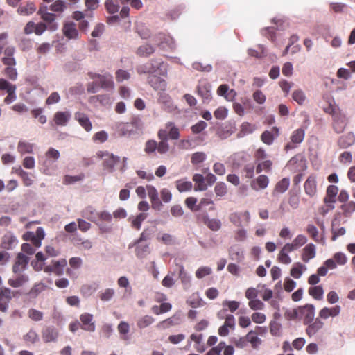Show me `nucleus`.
<instances>
[{
	"label": "nucleus",
	"mask_w": 355,
	"mask_h": 355,
	"mask_svg": "<svg viewBox=\"0 0 355 355\" xmlns=\"http://www.w3.org/2000/svg\"><path fill=\"white\" fill-rule=\"evenodd\" d=\"M98 157L103 159V166L110 173L114 171V166L121 162V158L107 151H98L96 153Z\"/></svg>",
	"instance_id": "f257e3e1"
},
{
	"label": "nucleus",
	"mask_w": 355,
	"mask_h": 355,
	"mask_svg": "<svg viewBox=\"0 0 355 355\" xmlns=\"http://www.w3.org/2000/svg\"><path fill=\"white\" fill-rule=\"evenodd\" d=\"M16 85L10 83L5 78H0V90L6 91L8 94L3 101L6 104L9 105L16 100Z\"/></svg>",
	"instance_id": "f03ea898"
},
{
	"label": "nucleus",
	"mask_w": 355,
	"mask_h": 355,
	"mask_svg": "<svg viewBox=\"0 0 355 355\" xmlns=\"http://www.w3.org/2000/svg\"><path fill=\"white\" fill-rule=\"evenodd\" d=\"M318 175L315 173L310 174L304 183L305 194L309 198H313L318 193Z\"/></svg>",
	"instance_id": "7ed1b4c3"
},
{
	"label": "nucleus",
	"mask_w": 355,
	"mask_h": 355,
	"mask_svg": "<svg viewBox=\"0 0 355 355\" xmlns=\"http://www.w3.org/2000/svg\"><path fill=\"white\" fill-rule=\"evenodd\" d=\"M299 320L303 321L304 324H308L314 320L315 306L311 304L298 306Z\"/></svg>",
	"instance_id": "20e7f679"
},
{
	"label": "nucleus",
	"mask_w": 355,
	"mask_h": 355,
	"mask_svg": "<svg viewBox=\"0 0 355 355\" xmlns=\"http://www.w3.org/2000/svg\"><path fill=\"white\" fill-rule=\"evenodd\" d=\"M88 76L91 79H99L98 85L101 88L111 90L113 89L114 87V81L112 80V76L110 73L105 75H101L93 72H89Z\"/></svg>",
	"instance_id": "39448f33"
},
{
	"label": "nucleus",
	"mask_w": 355,
	"mask_h": 355,
	"mask_svg": "<svg viewBox=\"0 0 355 355\" xmlns=\"http://www.w3.org/2000/svg\"><path fill=\"white\" fill-rule=\"evenodd\" d=\"M153 40L160 49H173L175 47V42L173 39L166 33H159L154 36Z\"/></svg>",
	"instance_id": "423d86ee"
},
{
	"label": "nucleus",
	"mask_w": 355,
	"mask_h": 355,
	"mask_svg": "<svg viewBox=\"0 0 355 355\" xmlns=\"http://www.w3.org/2000/svg\"><path fill=\"white\" fill-rule=\"evenodd\" d=\"M306 125L304 128H298L294 130L291 135V143L287 144L284 149L288 151V150L293 149L295 147V145L299 144L302 142L305 136V129Z\"/></svg>",
	"instance_id": "0eeeda50"
},
{
	"label": "nucleus",
	"mask_w": 355,
	"mask_h": 355,
	"mask_svg": "<svg viewBox=\"0 0 355 355\" xmlns=\"http://www.w3.org/2000/svg\"><path fill=\"white\" fill-rule=\"evenodd\" d=\"M15 296V292L8 288H0V311L6 312L8 309L9 303Z\"/></svg>",
	"instance_id": "6e6552de"
},
{
	"label": "nucleus",
	"mask_w": 355,
	"mask_h": 355,
	"mask_svg": "<svg viewBox=\"0 0 355 355\" xmlns=\"http://www.w3.org/2000/svg\"><path fill=\"white\" fill-rule=\"evenodd\" d=\"M211 85L206 79L200 80L196 87L198 94L203 101H209L211 99Z\"/></svg>",
	"instance_id": "1a4fd4ad"
},
{
	"label": "nucleus",
	"mask_w": 355,
	"mask_h": 355,
	"mask_svg": "<svg viewBox=\"0 0 355 355\" xmlns=\"http://www.w3.org/2000/svg\"><path fill=\"white\" fill-rule=\"evenodd\" d=\"M332 126L336 133H340L345 130L347 119L344 113L340 111L337 114L332 117Z\"/></svg>",
	"instance_id": "9d476101"
},
{
	"label": "nucleus",
	"mask_w": 355,
	"mask_h": 355,
	"mask_svg": "<svg viewBox=\"0 0 355 355\" xmlns=\"http://www.w3.org/2000/svg\"><path fill=\"white\" fill-rule=\"evenodd\" d=\"M71 113L68 111L57 112L54 114L53 121L50 122L51 126H65L71 119Z\"/></svg>",
	"instance_id": "9b49d317"
},
{
	"label": "nucleus",
	"mask_w": 355,
	"mask_h": 355,
	"mask_svg": "<svg viewBox=\"0 0 355 355\" xmlns=\"http://www.w3.org/2000/svg\"><path fill=\"white\" fill-rule=\"evenodd\" d=\"M28 261L29 259L27 256L21 252L19 253L12 266V272L15 274L21 273L26 270Z\"/></svg>",
	"instance_id": "f8f14e48"
},
{
	"label": "nucleus",
	"mask_w": 355,
	"mask_h": 355,
	"mask_svg": "<svg viewBox=\"0 0 355 355\" xmlns=\"http://www.w3.org/2000/svg\"><path fill=\"white\" fill-rule=\"evenodd\" d=\"M341 307L336 305L332 307H323L318 313V318L322 320H327L329 318H334L340 313Z\"/></svg>",
	"instance_id": "ddd939ff"
},
{
	"label": "nucleus",
	"mask_w": 355,
	"mask_h": 355,
	"mask_svg": "<svg viewBox=\"0 0 355 355\" xmlns=\"http://www.w3.org/2000/svg\"><path fill=\"white\" fill-rule=\"evenodd\" d=\"M59 336V331L53 326L45 327L42 331V337L44 343L55 342Z\"/></svg>",
	"instance_id": "4468645a"
},
{
	"label": "nucleus",
	"mask_w": 355,
	"mask_h": 355,
	"mask_svg": "<svg viewBox=\"0 0 355 355\" xmlns=\"http://www.w3.org/2000/svg\"><path fill=\"white\" fill-rule=\"evenodd\" d=\"M157 137L160 139V141L157 143V151L160 154H164L169 150L167 130L160 129L157 132Z\"/></svg>",
	"instance_id": "2eb2a0df"
},
{
	"label": "nucleus",
	"mask_w": 355,
	"mask_h": 355,
	"mask_svg": "<svg viewBox=\"0 0 355 355\" xmlns=\"http://www.w3.org/2000/svg\"><path fill=\"white\" fill-rule=\"evenodd\" d=\"M16 49L12 46H9L5 48L3 53V56L1 58V62L4 65H16L17 61L15 58L14 55L15 53Z\"/></svg>",
	"instance_id": "dca6fc26"
},
{
	"label": "nucleus",
	"mask_w": 355,
	"mask_h": 355,
	"mask_svg": "<svg viewBox=\"0 0 355 355\" xmlns=\"http://www.w3.org/2000/svg\"><path fill=\"white\" fill-rule=\"evenodd\" d=\"M198 218L212 231H218L221 227L220 220L216 218H209L207 214L200 215Z\"/></svg>",
	"instance_id": "f3484780"
},
{
	"label": "nucleus",
	"mask_w": 355,
	"mask_h": 355,
	"mask_svg": "<svg viewBox=\"0 0 355 355\" xmlns=\"http://www.w3.org/2000/svg\"><path fill=\"white\" fill-rule=\"evenodd\" d=\"M306 325L305 332L309 338H311L323 328L324 322L318 317L315 320L308 323Z\"/></svg>",
	"instance_id": "a211bd4d"
},
{
	"label": "nucleus",
	"mask_w": 355,
	"mask_h": 355,
	"mask_svg": "<svg viewBox=\"0 0 355 355\" xmlns=\"http://www.w3.org/2000/svg\"><path fill=\"white\" fill-rule=\"evenodd\" d=\"M81 321V328L85 331L93 332L95 331V324L93 322V315L85 313L80 316Z\"/></svg>",
	"instance_id": "6ab92c4d"
},
{
	"label": "nucleus",
	"mask_w": 355,
	"mask_h": 355,
	"mask_svg": "<svg viewBox=\"0 0 355 355\" xmlns=\"http://www.w3.org/2000/svg\"><path fill=\"white\" fill-rule=\"evenodd\" d=\"M315 255V245L313 243H309L302 249L301 258L304 263H308L311 259H313Z\"/></svg>",
	"instance_id": "aec40b11"
},
{
	"label": "nucleus",
	"mask_w": 355,
	"mask_h": 355,
	"mask_svg": "<svg viewBox=\"0 0 355 355\" xmlns=\"http://www.w3.org/2000/svg\"><path fill=\"white\" fill-rule=\"evenodd\" d=\"M293 250L289 247V245L286 243L282 248L280 250L278 255H277V261L283 264H289L291 263L292 260L289 257V252H293Z\"/></svg>",
	"instance_id": "412c9836"
},
{
	"label": "nucleus",
	"mask_w": 355,
	"mask_h": 355,
	"mask_svg": "<svg viewBox=\"0 0 355 355\" xmlns=\"http://www.w3.org/2000/svg\"><path fill=\"white\" fill-rule=\"evenodd\" d=\"M279 135V128L273 127L270 131L265 130L261 135V140L267 145H270L273 143L275 137Z\"/></svg>",
	"instance_id": "4be33fe9"
},
{
	"label": "nucleus",
	"mask_w": 355,
	"mask_h": 355,
	"mask_svg": "<svg viewBox=\"0 0 355 355\" xmlns=\"http://www.w3.org/2000/svg\"><path fill=\"white\" fill-rule=\"evenodd\" d=\"M75 119L85 129V131L89 132L92 129V124L87 114L78 112L75 114Z\"/></svg>",
	"instance_id": "5701e85b"
},
{
	"label": "nucleus",
	"mask_w": 355,
	"mask_h": 355,
	"mask_svg": "<svg viewBox=\"0 0 355 355\" xmlns=\"http://www.w3.org/2000/svg\"><path fill=\"white\" fill-rule=\"evenodd\" d=\"M355 143V135L348 132L342 135L338 140V145L340 148H347Z\"/></svg>",
	"instance_id": "b1692460"
},
{
	"label": "nucleus",
	"mask_w": 355,
	"mask_h": 355,
	"mask_svg": "<svg viewBox=\"0 0 355 355\" xmlns=\"http://www.w3.org/2000/svg\"><path fill=\"white\" fill-rule=\"evenodd\" d=\"M241 217L244 218L245 220L246 224H248L250 220V213L248 211H244L243 213H232L230 215V220L231 223L234 224L235 225L240 227L241 226Z\"/></svg>",
	"instance_id": "393cba45"
},
{
	"label": "nucleus",
	"mask_w": 355,
	"mask_h": 355,
	"mask_svg": "<svg viewBox=\"0 0 355 355\" xmlns=\"http://www.w3.org/2000/svg\"><path fill=\"white\" fill-rule=\"evenodd\" d=\"M269 184V179L265 175H259L254 180L252 181L250 186L254 190L264 189Z\"/></svg>",
	"instance_id": "a878e982"
},
{
	"label": "nucleus",
	"mask_w": 355,
	"mask_h": 355,
	"mask_svg": "<svg viewBox=\"0 0 355 355\" xmlns=\"http://www.w3.org/2000/svg\"><path fill=\"white\" fill-rule=\"evenodd\" d=\"M338 193V187L336 185H329L327 188L326 196L324 198V202L326 205L334 203L336 197Z\"/></svg>",
	"instance_id": "bb28decb"
},
{
	"label": "nucleus",
	"mask_w": 355,
	"mask_h": 355,
	"mask_svg": "<svg viewBox=\"0 0 355 355\" xmlns=\"http://www.w3.org/2000/svg\"><path fill=\"white\" fill-rule=\"evenodd\" d=\"M148 82L155 90L164 91L166 89V82L156 76H151L148 78Z\"/></svg>",
	"instance_id": "cd10ccee"
},
{
	"label": "nucleus",
	"mask_w": 355,
	"mask_h": 355,
	"mask_svg": "<svg viewBox=\"0 0 355 355\" xmlns=\"http://www.w3.org/2000/svg\"><path fill=\"white\" fill-rule=\"evenodd\" d=\"M62 31L64 35L69 39H76L78 37V31L76 24L73 22L65 24Z\"/></svg>",
	"instance_id": "c85d7f7f"
},
{
	"label": "nucleus",
	"mask_w": 355,
	"mask_h": 355,
	"mask_svg": "<svg viewBox=\"0 0 355 355\" xmlns=\"http://www.w3.org/2000/svg\"><path fill=\"white\" fill-rule=\"evenodd\" d=\"M288 167L295 172L296 171H304L306 168V164L303 160L298 161L297 158L296 157H292L288 163Z\"/></svg>",
	"instance_id": "c756f323"
},
{
	"label": "nucleus",
	"mask_w": 355,
	"mask_h": 355,
	"mask_svg": "<svg viewBox=\"0 0 355 355\" xmlns=\"http://www.w3.org/2000/svg\"><path fill=\"white\" fill-rule=\"evenodd\" d=\"M28 281V277L27 275L18 273L16 277L10 278L8 281V284L13 288H18L23 286Z\"/></svg>",
	"instance_id": "7c9ffc66"
},
{
	"label": "nucleus",
	"mask_w": 355,
	"mask_h": 355,
	"mask_svg": "<svg viewBox=\"0 0 355 355\" xmlns=\"http://www.w3.org/2000/svg\"><path fill=\"white\" fill-rule=\"evenodd\" d=\"M155 47L149 44H145L139 46L136 51V54L139 57H148L154 53Z\"/></svg>",
	"instance_id": "2f4dec72"
},
{
	"label": "nucleus",
	"mask_w": 355,
	"mask_h": 355,
	"mask_svg": "<svg viewBox=\"0 0 355 355\" xmlns=\"http://www.w3.org/2000/svg\"><path fill=\"white\" fill-rule=\"evenodd\" d=\"M166 128L167 130L168 139H171L173 140H177L180 138V134L179 129L175 125L173 122H168L166 124Z\"/></svg>",
	"instance_id": "473e14b6"
},
{
	"label": "nucleus",
	"mask_w": 355,
	"mask_h": 355,
	"mask_svg": "<svg viewBox=\"0 0 355 355\" xmlns=\"http://www.w3.org/2000/svg\"><path fill=\"white\" fill-rule=\"evenodd\" d=\"M290 185V180L288 178H284L279 180L275 185V187L272 191V195L275 196L277 193H283L288 189Z\"/></svg>",
	"instance_id": "72a5a7b5"
},
{
	"label": "nucleus",
	"mask_w": 355,
	"mask_h": 355,
	"mask_svg": "<svg viewBox=\"0 0 355 355\" xmlns=\"http://www.w3.org/2000/svg\"><path fill=\"white\" fill-rule=\"evenodd\" d=\"M193 180L195 182V191H205L207 189V185L205 183V179L201 174H195L193 176Z\"/></svg>",
	"instance_id": "f704fd0d"
},
{
	"label": "nucleus",
	"mask_w": 355,
	"mask_h": 355,
	"mask_svg": "<svg viewBox=\"0 0 355 355\" xmlns=\"http://www.w3.org/2000/svg\"><path fill=\"white\" fill-rule=\"evenodd\" d=\"M307 242L306 237L303 234H298L291 243H287L291 250H296Z\"/></svg>",
	"instance_id": "c9c22d12"
},
{
	"label": "nucleus",
	"mask_w": 355,
	"mask_h": 355,
	"mask_svg": "<svg viewBox=\"0 0 355 355\" xmlns=\"http://www.w3.org/2000/svg\"><path fill=\"white\" fill-rule=\"evenodd\" d=\"M336 268V264L334 263V261L331 259H327L324 262L322 266L318 268L317 274L319 276L324 277L327 274L329 269L333 270L335 269Z\"/></svg>",
	"instance_id": "e433bc0d"
},
{
	"label": "nucleus",
	"mask_w": 355,
	"mask_h": 355,
	"mask_svg": "<svg viewBox=\"0 0 355 355\" xmlns=\"http://www.w3.org/2000/svg\"><path fill=\"white\" fill-rule=\"evenodd\" d=\"M147 218V214L145 213H140L135 217H130L128 220L131 223L132 228L139 230L141 227L142 222Z\"/></svg>",
	"instance_id": "4c0bfd02"
},
{
	"label": "nucleus",
	"mask_w": 355,
	"mask_h": 355,
	"mask_svg": "<svg viewBox=\"0 0 355 355\" xmlns=\"http://www.w3.org/2000/svg\"><path fill=\"white\" fill-rule=\"evenodd\" d=\"M89 102L92 104H95L98 102L101 105L105 106L110 104V98L108 95L101 94L91 96L89 98Z\"/></svg>",
	"instance_id": "58836bf2"
},
{
	"label": "nucleus",
	"mask_w": 355,
	"mask_h": 355,
	"mask_svg": "<svg viewBox=\"0 0 355 355\" xmlns=\"http://www.w3.org/2000/svg\"><path fill=\"white\" fill-rule=\"evenodd\" d=\"M52 272L57 275H61L63 273V269L67 266V262L65 259H61L58 261H53Z\"/></svg>",
	"instance_id": "ea45409f"
},
{
	"label": "nucleus",
	"mask_w": 355,
	"mask_h": 355,
	"mask_svg": "<svg viewBox=\"0 0 355 355\" xmlns=\"http://www.w3.org/2000/svg\"><path fill=\"white\" fill-rule=\"evenodd\" d=\"M35 26V33L37 35H42L46 30L54 31L58 28V24L46 25L42 22L38 23Z\"/></svg>",
	"instance_id": "a19ab883"
},
{
	"label": "nucleus",
	"mask_w": 355,
	"mask_h": 355,
	"mask_svg": "<svg viewBox=\"0 0 355 355\" xmlns=\"http://www.w3.org/2000/svg\"><path fill=\"white\" fill-rule=\"evenodd\" d=\"M309 294L316 300H321L323 297L324 290L322 286H314L309 288Z\"/></svg>",
	"instance_id": "79ce46f5"
},
{
	"label": "nucleus",
	"mask_w": 355,
	"mask_h": 355,
	"mask_svg": "<svg viewBox=\"0 0 355 355\" xmlns=\"http://www.w3.org/2000/svg\"><path fill=\"white\" fill-rule=\"evenodd\" d=\"M36 10L35 4L32 2H28L24 6H21L17 8V12L21 15H29L33 14Z\"/></svg>",
	"instance_id": "37998d69"
},
{
	"label": "nucleus",
	"mask_w": 355,
	"mask_h": 355,
	"mask_svg": "<svg viewBox=\"0 0 355 355\" xmlns=\"http://www.w3.org/2000/svg\"><path fill=\"white\" fill-rule=\"evenodd\" d=\"M6 67L3 69V73L9 80L15 81L17 79L18 73L17 69L15 67L16 65H6Z\"/></svg>",
	"instance_id": "c03bdc74"
},
{
	"label": "nucleus",
	"mask_w": 355,
	"mask_h": 355,
	"mask_svg": "<svg viewBox=\"0 0 355 355\" xmlns=\"http://www.w3.org/2000/svg\"><path fill=\"white\" fill-rule=\"evenodd\" d=\"M247 338L248 343L252 345L254 349L258 348L261 343V340L257 336V333L252 330L250 331L247 334Z\"/></svg>",
	"instance_id": "a18cd8bd"
},
{
	"label": "nucleus",
	"mask_w": 355,
	"mask_h": 355,
	"mask_svg": "<svg viewBox=\"0 0 355 355\" xmlns=\"http://www.w3.org/2000/svg\"><path fill=\"white\" fill-rule=\"evenodd\" d=\"M155 322V319L153 317L146 315L143 317H141L138 319L137 322V325L140 329L146 328L150 324H152Z\"/></svg>",
	"instance_id": "49530a36"
},
{
	"label": "nucleus",
	"mask_w": 355,
	"mask_h": 355,
	"mask_svg": "<svg viewBox=\"0 0 355 355\" xmlns=\"http://www.w3.org/2000/svg\"><path fill=\"white\" fill-rule=\"evenodd\" d=\"M304 270H306V266L297 262L291 268V275L295 279H299L302 276Z\"/></svg>",
	"instance_id": "de8ad7c7"
},
{
	"label": "nucleus",
	"mask_w": 355,
	"mask_h": 355,
	"mask_svg": "<svg viewBox=\"0 0 355 355\" xmlns=\"http://www.w3.org/2000/svg\"><path fill=\"white\" fill-rule=\"evenodd\" d=\"M33 144L24 141H20L18 143L17 146V150L19 153L21 154L24 153H31L33 152Z\"/></svg>",
	"instance_id": "09e8293b"
},
{
	"label": "nucleus",
	"mask_w": 355,
	"mask_h": 355,
	"mask_svg": "<svg viewBox=\"0 0 355 355\" xmlns=\"http://www.w3.org/2000/svg\"><path fill=\"white\" fill-rule=\"evenodd\" d=\"M17 239L16 238L12 235H6L3 236L2 242H1V247L4 249H11L13 245L16 243Z\"/></svg>",
	"instance_id": "8fccbe9b"
},
{
	"label": "nucleus",
	"mask_w": 355,
	"mask_h": 355,
	"mask_svg": "<svg viewBox=\"0 0 355 355\" xmlns=\"http://www.w3.org/2000/svg\"><path fill=\"white\" fill-rule=\"evenodd\" d=\"M177 189L180 192H185L191 191L192 189V183L189 181H184L183 180H178L175 182Z\"/></svg>",
	"instance_id": "3c124183"
},
{
	"label": "nucleus",
	"mask_w": 355,
	"mask_h": 355,
	"mask_svg": "<svg viewBox=\"0 0 355 355\" xmlns=\"http://www.w3.org/2000/svg\"><path fill=\"white\" fill-rule=\"evenodd\" d=\"M222 306L223 308V311H226L228 309L230 312L234 313L239 309L240 303L234 300H224L222 302Z\"/></svg>",
	"instance_id": "603ef678"
},
{
	"label": "nucleus",
	"mask_w": 355,
	"mask_h": 355,
	"mask_svg": "<svg viewBox=\"0 0 355 355\" xmlns=\"http://www.w3.org/2000/svg\"><path fill=\"white\" fill-rule=\"evenodd\" d=\"M159 103L164 105L168 108L169 110H172L173 108V104L171 96L165 93L161 94L158 98Z\"/></svg>",
	"instance_id": "864d4df0"
},
{
	"label": "nucleus",
	"mask_w": 355,
	"mask_h": 355,
	"mask_svg": "<svg viewBox=\"0 0 355 355\" xmlns=\"http://www.w3.org/2000/svg\"><path fill=\"white\" fill-rule=\"evenodd\" d=\"M105 8L110 14H116L119 10V4L113 0H106L105 2Z\"/></svg>",
	"instance_id": "5fc2aeb1"
},
{
	"label": "nucleus",
	"mask_w": 355,
	"mask_h": 355,
	"mask_svg": "<svg viewBox=\"0 0 355 355\" xmlns=\"http://www.w3.org/2000/svg\"><path fill=\"white\" fill-rule=\"evenodd\" d=\"M23 338L26 343L33 344L39 340V336L35 330L30 329Z\"/></svg>",
	"instance_id": "6e6d98bb"
},
{
	"label": "nucleus",
	"mask_w": 355,
	"mask_h": 355,
	"mask_svg": "<svg viewBox=\"0 0 355 355\" xmlns=\"http://www.w3.org/2000/svg\"><path fill=\"white\" fill-rule=\"evenodd\" d=\"M211 205L209 210L214 211L215 209L214 204L213 200L209 198H202L198 205H197V210L200 211L203 209L205 207Z\"/></svg>",
	"instance_id": "4d7b16f0"
},
{
	"label": "nucleus",
	"mask_w": 355,
	"mask_h": 355,
	"mask_svg": "<svg viewBox=\"0 0 355 355\" xmlns=\"http://www.w3.org/2000/svg\"><path fill=\"white\" fill-rule=\"evenodd\" d=\"M179 277L181 280V282L185 286H189L191 283V277L187 272V271L184 270V268L183 266H180V270H179Z\"/></svg>",
	"instance_id": "13d9d810"
},
{
	"label": "nucleus",
	"mask_w": 355,
	"mask_h": 355,
	"mask_svg": "<svg viewBox=\"0 0 355 355\" xmlns=\"http://www.w3.org/2000/svg\"><path fill=\"white\" fill-rule=\"evenodd\" d=\"M115 291L112 288H106L99 293L98 297L103 302L110 300L114 295Z\"/></svg>",
	"instance_id": "bf43d9fd"
},
{
	"label": "nucleus",
	"mask_w": 355,
	"mask_h": 355,
	"mask_svg": "<svg viewBox=\"0 0 355 355\" xmlns=\"http://www.w3.org/2000/svg\"><path fill=\"white\" fill-rule=\"evenodd\" d=\"M333 260L334 263L339 266L345 265L347 261V257L343 252H336L334 254L333 258L330 259Z\"/></svg>",
	"instance_id": "052dcab7"
},
{
	"label": "nucleus",
	"mask_w": 355,
	"mask_h": 355,
	"mask_svg": "<svg viewBox=\"0 0 355 355\" xmlns=\"http://www.w3.org/2000/svg\"><path fill=\"white\" fill-rule=\"evenodd\" d=\"M306 231L312 239H313L317 243L320 242V239L318 237L319 232L317 227L315 225L312 224H309L306 226Z\"/></svg>",
	"instance_id": "680f3d73"
},
{
	"label": "nucleus",
	"mask_w": 355,
	"mask_h": 355,
	"mask_svg": "<svg viewBox=\"0 0 355 355\" xmlns=\"http://www.w3.org/2000/svg\"><path fill=\"white\" fill-rule=\"evenodd\" d=\"M272 166V162L270 160H266L259 162L256 167L257 173H260L263 171H270Z\"/></svg>",
	"instance_id": "e2e57ef3"
},
{
	"label": "nucleus",
	"mask_w": 355,
	"mask_h": 355,
	"mask_svg": "<svg viewBox=\"0 0 355 355\" xmlns=\"http://www.w3.org/2000/svg\"><path fill=\"white\" fill-rule=\"evenodd\" d=\"M206 159V154L203 152H196L193 153L191 158L193 164H198L203 162Z\"/></svg>",
	"instance_id": "0e129e2a"
},
{
	"label": "nucleus",
	"mask_w": 355,
	"mask_h": 355,
	"mask_svg": "<svg viewBox=\"0 0 355 355\" xmlns=\"http://www.w3.org/2000/svg\"><path fill=\"white\" fill-rule=\"evenodd\" d=\"M28 317L33 321H40L43 319V313L35 309H31L28 311Z\"/></svg>",
	"instance_id": "69168bd1"
},
{
	"label": "nucleus",
	"mask_w": 355,
	"mask_h": 355,
	"mask_svg": "<svg viewBox=\"0 0 355 355\" xmlns=\"http://www.w3.org/2000/svg\"><path fill=\"white\" fill-rule=\"evenodd\" d=\"M292 97L299 105H302L306 100L304 93L301 89L294 91Z\"/></svg>",
	"instance_id": "338daca9"
},
{
	"label": "nucleus",
	"mask_w": 355,
	"mask_h": 355,
	"mask_svg": "<svg viewBox=\"0 0 355 355\" xmlns=\"http://www.w3.org/2000/svg\"><path fill=\"white\" fill-rule=\"evenodd\" d=\"M65 7V3L62 0H57L50 6V9L53 12H62Z\"/></svg>",
	"instance_id": "774afa93"
}]
</instances>
